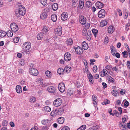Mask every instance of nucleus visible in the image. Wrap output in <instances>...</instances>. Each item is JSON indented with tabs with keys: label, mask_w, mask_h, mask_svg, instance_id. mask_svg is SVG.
I'll return each instance as SVG.
<instances>
[{
	"label": "nucleus",
	"mask_w": 130,
	"mask_h": 130,
	"mask_svg": "<svg viewBox=\"0 0 130 130\" xmlns=\"http://www.w3.org/2000/svg\"><path fill=\"white\" fill-rule=\"evenodd\" d=\"M17 10L15 12V15L17 17H19L20 15L23 16L26 13L25 8L22 5L18 6Z\"/></svg>",
	"instance_id": "f257e3e1"
},
{
	"label": "nucleus",
	"mask_w": 130,
	"mask_h": 130,
	"mask_svg": "<svg viewBox=\"0 0 130 130\" xmlns=\"http://www.w3.org/2000/svg\"><path fill=\"white\" fill-rule=\"evenodd\" d=\"M49 11V9L47 8H45L42 13L40 15V18L41 19L44 20L46 19L48 14Z\"/></svg>",
	"instance_id": "f03ea898"
},
{
	"label": "nucleus",
	"mask_w": 130,
	"mask_h": 130,
	"mask_svg": "<svg viewBox=\"0 0 130 130\" xmlns=\"http://www.w3.org/2000/svg\"><path fill=\"white\" fill-rule=\"evenodd\" d=\"M55 34L57 36H60L62 34V29L61 26H59L54 30Z\"/></svg>",
	"instance_id": "7ed1b4c3"
},
{
	"label": "nucleus",
	"mask_w": 130,
	"mask_h": 130,
	"mask_svg": "<svg viewBox=\"0 0 130 130\" xmlns=\"http://www.w3.org/2000/svg\"><path fill=\"white\" fill-rule=\"evenodd\" d=\"M36 82L38 85L41 87H44L47 86L45 84H43V80L40 78L37 79Z\"/></svg>",
	"instance_id": "20e7f679"
},
{
	"label": "nucleus",
	"mask_w": 130,
	"mask_h": 130,
	"mask_svg": "<svg viewBox=\"0 0 130 130\" xmlns=\"http://www.w3.org/2000/svg\"><path fill=\"white\" fill-rule=\"evenodd\" d=\"M29 71L30 74L34 76H36L38 74V71L34 68H29Z\"/></svg>",
	"instance_id": "39448f33"
},
{
	"label": "nucleus",
	"mask_w": 130,
	"mask_h": 130,
	"mask_svg": "<svg viewBox=\"0 0 130 130\" xmlns=\"http://www.w3.org/2000/svg\"><path fill=\"white\" fill-rule=\"evenodd\" d=\"M62 102V100L60 98H58L55 100L53 102L54 105L56 107L60 106Z\"/></svg>",
	"instance_id": "423d86ee"
},
{
	"label": "nucleus",
	"mask_w": 130,
	"mask_h": 130,
	"mask_svg": "<svg viewBox=\"0 0 130 130\" xmlns=\"http://www.w3.org/2000/svg\"><path fill=\"white\" fill-rule=\"evenodd\" d=\"M10 27L12 31L14 32H16L19 29L18 25L15 23H12L10 25Z\"/></svg>",
	"instance_id": "0eeeda50"
},
{
	"label": "nucleus",
	"mask_w": 130,
	"mask_h": 130,
	"mask_svg": "<svg viewBox=\"0 0 130 130\" xmlns=\"http://www.w3.org/2000/svg\"><path fill=\"white\" fill-rule=\"evenodd\" d=\"M105 15V11L104 9H102L100 10L98 13V17L100 18L104 17Z\"/></svg>",
	"instance_id": "6e6552de"
},
{
	"label": "nucleus",
	"mask_w": 130,
	"mask_h": 130,
	"mask_svg": "<svg viewBox=\"0 0 130 130\" xmlns=\"http://www.w3.org/2000/svg\"><path fill=\"white\" fill-rule=\"evenodd\" d=\"M59 89L61 92H64L65 90V87L64 83H61L59 84L58 86Z\"/></svg>",
	"instance_id": "1a4fd4ad"
},
{
	"label": "nucleus",
	"mask_w": 130,
	"mask_h": 130,
	"mask_svg": "<svg viewBox=\"0 0 130 130\" xmlns=\"http://www.w3.org/2000/svg\"><path fill=\"white\" fill-rule=\"evenodd\" d=\"M79 22L82 25H84L86 23V18L83 15H80L79 18Z\"/></svg>",
	"instance_id": "9d476101"
},
{
	"label": "nucleus",
	"mask_w": 130,
	"mask_h": 130,
	"mask_svg": "<svg viewBox=\"0 0 130 130\" xmlns=\"http://www.w3.org/2000/svg\"><path fill=\"white\" fill-rule=\"evenodd\" d=\"M64 58L65 60L69 61L71 59V55L70 53H66L64 55Z\"/></svg>",
	"instance_id": "9b49d317"
},
{
	"label": "nucleus",
	"mask_w": 130,
	"mask_h": 130,
	"mask_svg": "<svg viewBox=\"0 0 130 130\" xmlns=\"http://www.w3.org/2000/svg\"><path fill=\"white\" fill-rule=\"evenodd\" d=\"M75 52L76 54H81L83 52V50L81 47L77 46L75 49Z\"/></svg>",
	"instance_id": "f8f14e48"
},
{
	"label": "nucleus",
	"mask_w": 130,
	"mask_h": 130,
	"mask_svg": "<svg viewBox=\"0 0 130 130\" xmlns=\"http://www.w3.org/2000/svg\"><path fill=\"white\" fill-rule=\"evenodd\" d=\"M68 14L66 12H64L61 14V19L63 21H65L67 19Z\"/></svg>",
	"instance_id": "ddd939ff"
},
{
	"label": "nucleus",
	"mask_w": 130,
	"mask_h": 130,
	"mask_svg": "<svg viewBox=\"0 0 130 130\" xmlns=\"http://www.w3.org/2000/svg\"><path fill=\"white\" fill-rule=\"evenodd\" d=\"M23 47H25L26 50H29L31 47V44L29 42H27L23 44Z\"/></svg>",
	"instance_id": "4468645a"
},
{
	"label": "nucleus",
	"mask_w": 130,
	"mask_h": 130,
	"mask_svg": "<svg viewBox=\"0 0 130 130\" xmlns=\"http://www.w3.org/2000/svg\"><path fill=\"white\" fill-rule=\"evenodd\" d=\"M47 90L48 91L51 93L54 94L56 93V89L55 87L50 86L48 88Z\"/></svg>",
	"instance_id": "2eb2a0df"
},
{
	"label": "nucleus",
	"mask_w": 130,
	"mask_h": 130,
	"mask_svg": "<svg viewBox=\"0 0 130 130\" xmlns=\"http://www.w3.org/2000/svg\"><path fill=\"white\" fill-rule=\"evenodd\" d=\"M101 76L102 77L105 76L106 77L107 75H108V71L105 69H104L101 72Z\"/></svg>",
	"instance_id": "dca6fc26"
},
{
	"label": "nucleus",
	"mask_w": 130,
	"mask_h": 130,
	"mask_svg": "<svg viewBox=\"0 0 130 130\" xmlns=\"http://www.w3.org/2000/svg\"><path fill=\"white\" fill-rule=\"evenodd\" d=\"M49 30V27L46 26H44L43 27L42 32L44 34H47Z\"/></svg>",
	"instance_id": "f3484780"
},
{
	"label": "nucleus",
	"mask_w": 130,
	"mask_h": 130,
	"mask_svg": "<svg viewBox=\"0 0 130 130\" xmlns=\"http://www.w3.org/2000/svg\"><path fill=\"white\" fill-rule=\"evenodd\" d=\"M95 5L96 7L99 9H101L103 7L104 5L100 2L98 1L96 2Z\"/></svg>",
	"instance_id": "a211bd4d"
},
{
	"label": "nucleus",
	"mask_w": 130,
	"mask_h": 130,
	"mask_svg": "<svg viewBox=\"0 0 130 130\" xmlns=\"http://www.w3.org/2000/svg\"><path fill=\"white\" fill-rule=\"evenodd\" d=\"M110 50L111 52L112 55L113 56H115V54L117 52V50L116 48L113 46H111L110 47Z\"/></svg>",
	"instance_id": "6ab92c4d"
},
{
	"label": "nucleus",
	"mask_w": 130,
	"mask_h": 130,
	"mask_svg": "<svg viewBox=\"0 0 130 130\" xmlns=\"http://www.w3.org/2000/svg\"><path fill=\"white\" fill-rule=\"evenodd\" d=\"M120 125V128L123 130H126V127L125 123L123 122H120L119 123Z\"/></svg>",
	"instance_id": "aec40b11"
},
{
	"label": "nucleus",
	"mask_w": 130,
	"mask_h": 130,
	"mask_svg": "<svg viewBox=\"0 0 130 130\" xmlns=\"http://www.w3.org/2000/svg\"><path fill=\"white\" fill-rule=\"evenodd\" d=\"M64 120V118L63 117H61L58 118L57 119V122L60 124H63Z\"/></svg>",
	"instance_id": "412c9836"
},
{
	"label": "nucleus",
	"mask_w": 130,
	"mask_h": 130,
	"mask_svg": "<svg viewBox=\"0 0 130 130\" xmlns=\"http://www.w3.org/2000/svg\"><path fill=\"white\" fill-rule=\"evenodd\" d=\"M58 111L57 109H55L53 110L51 112V116L53 117L56 116L58 114Z\"/></svg>",
	"instance_id": "4be33fe9"
},
{
	"label": "nucleus",
	"mask_w": 130,
	"mask_h": 130,
	"mask_svg": "<svg viewBox=\"0 0 130 130\" xmlns=\"http://www.w3.org/2000/svg\"><path fill=\"white\" fill-rule=\"evenodd\" d=\"M16 90L18 93H21L22 91V88L21 86L19 85H18L16 86Z\"/></svg>",
	"instance_id": "5701e85b"
},
{
	"label": "nucleus",
	"mask_w": 130,
	"mask_h": 130,
	"mask_svg": "<svg viewBox=\"0 0 130 130\" xmlns=\"http://www.w3.org/2000/svg\"><path fill=\"white\" fill-rule=\"evenodd\" d=\"M115 29L112 26H109L108 28V33L111 34L114 31Z\"/></svg>",
	"instance_id": "b1692460"
},
{
	"label": "nucleus",
	"mask_w": 130,
	"mask_h": 130,
	"mask_svg": "<svg viewBox=\"0 0 130 130\" xmlns=\"http://www.w3.org/2000/svg\"><path fill=\"white\" fill-rule=\"evenodd\" d=\"M82 46L83 48L85 50L87 49L88 48L87 44L85 41L82 43Z\"/></svg>",
	"instance_id": "393cba45"
},
{
	"label": "nucleus",
	"mask_w": 130,
	"mask_h": 130,
	"mask_svg": "<svg viewBox=\"0 0 130 130\" xmlns=\"http://www.w3.org/2000/svg\"><path fill=\"white\" fill-rule=\"evenodd\" d=\"M71 70V67L70 66L66 67L64 69V71L66 73H69Z\"/></svg>",
	"instance_id": "a878e982"
},
{
	"label": "nucleus",
	"mask_w": 130,
	"mask_h": 130,
	"mask_svg": "<svg viewBox=\"0 0 130 130\" xmlns=\"http://www.w3.org/2000/svg\"><path fill=\"white\" fill-rule=\"evenodd\" d=\"M57 17L56 15L55 14H52L51 15V18L53 21L55 22L57 20Z\"/></svg>",
	"instance_id": "bb28decb"
},
{
	"label": "nucleus",
	"mask_w": 130,
	"mask_h": 130,
	"mask_svg": "<svg viewBox=\"0 0 130 130\" xmlns=\"http://www.w3.org/2000/svg\"><path fill=\"white\" fill-rule=\"evenodd\" d=\"M44 34L42 32L39 33L37 36V39L39 40L42 39L43 37Z\"/></svg>",
	"instance_id": "cd10ccee"
},
{
	"label": "nucleus",
	"mask_w": 130,
	"mask_h": 130,
	"mask_svg": "<svg viewBox=\"0 0 130 130\" xmlns=\"http://www.w3.org/2000/svg\"><path fill=\"white\" fill-rule=\"evenodd\" d=\"M74 92V90L72 89H68L67 93L68 95H71L73 94Z\"/></svg>",
	"instance_id": "c85d7f7f"
},
{
	"label": "nucleus",
	"mask_w": 130,
	"mask_h": 130,
	"mask_svg": "<svg viewBox=\"0 0 130 130\" xmlns=\"http://www.w3.org/2000/svg\"><path fill=\"white\" fill-rule=\"evenodd\" d=\"M91 31L90 30H88L87 34V39L89 41L91 39Z\"/></svg>",
	"instance_id": "c756f323"
},
{
	"label": "nucleus",
	"mask_w": 130,
	"mask_h": 130,
	"mask_svg": "<svg viewBox=\"0 0 130 130\" xmlns=\"http://www.w3.org/2000/svg\"><path fill=\"white\" fill-rule=\"evenodd\" d=\"M79 7L81 9H82L84 7V1L83 0H80L79 3Z\"/></svg>",
	"instance_id": "7c9ffc66"
},
{
	"label": "nucleus",
	"mask_w": 130,
	"mask_h": 130,
	"mask_svg": "<svg viewBox=\"0 0 130 130\" xmlns=\"http://www.w3.org/2000/svg\"><path fill=\"white\" fill-rule=\"evenodd\" d=\"M58 5L56 3H54L52 5V8L54 11H55L57 10L58 8Z\"/></svg>",
	"instance_id": "2f4dec72"
},
{
	"label": "nucleus",
	"mask_w": 130,
	"mask_h": 130,
	"mask_svg": "<svg viewBox=\"0 0 130 130\" xmlns=\"http://www.w3.org/2000/svg\"><path fill=\"white\" fill-rule=\"evenodd\" d=\"M107 24V21L105 20L101 21L100 22V25L102 27H103L106 25Z\"/></svg>",
	"instance_id": "473e14b6"
},
{
	"label": "nucleus",
	"mask_w": 130,
	"mask_h": 130,
	"mask_svg": "<svg viewBox=\"0 0 130 130\" xmlns=\"http://www.w3.org/2000/svg\"><path fill=\"white\" fill-rule=\"evenodd\" d=\"M58 74L60 75L63 74L64 72V70L62 68H59L57 70Z\"/></svg>",
	"instance_id": "72a5a7b5"
},
{
	"label": "nucleus",
	"mask_w": 130,
	"mask_h": 130,
	"mask_svg": "<svg viewBox=\"0 0 130 130\" xmlns=\"http://www.w3.org/2000/svg\"><path fill=\"white\" fill-rule=\"evenodd\" d=\"M50 122V121L48 119H44L42 120L41 121V123L43 125H46L49 123Z\"/></svg>",
	"instance_id": "f704fd0d"
},
{
	"label": "nucleus",
	"mask_w": 130,
	"mask_h": 130,
	"mask_svg": "<svg viewBox=\"0 0 130 130\" xmlns=\"http://www.w3.org/2000/svg\"><path fill=\"white\" fill-rule=\"evenodd\" d=\"M43 110L46 112H48L51 111V108L49 106H46L44 107Z\"/></svg>",
	"instance_id": "c9c22d12"
},
{
	"label": "nucleus",
	"mask_w": 130,
	"mask_h": 130,
	"mask_svg": "<svg viewBox=\"0 0 130 130\" xmlns=\"http://www.w3.org/2000/svg\"><path fill=\"white\" fill-rule=\"evenodd\" d=\"M106 78L110 82L113 83L114 82V79L109 75H107V77H106Z\"/></svg>",
	"instance_id": "e433bc0d"
},
{
	"label": "nucleus",
	"mask_w": 130,
	"mask_h": 130,
	"mask_svg": "<svg viewBox=\"0 0 130 130\" xmlns=\"http://www.w3.org/2000/svg\"><path fill=\"white\" fill-rule=\"evenodd\" d=\"M29 101L32 103H34L36 101V98L34 96H31L30 98Z\"/></svg>",
	"instance_id": "4c0bfd02"
},
{
	"label": "nucleus",
	"mask_w": 130,
	"mask_h": 130,
	"mask_svg": "<svg viewBox=\"0 0 130 130\" xmlns=\"http://www.w3.org/2000/svg\"><path fill=\"white\" fill-rule=\"evenodd\" d=\"M118 93V90H112L111 92V93L112 95L114 96H117Z\"/></svg>",
	"instance_id": "58836bf2"
},
{
	"label": "nucleus",
	"mask_w": 130,
	"mask_h": 130,
	"mask_svg": "<svg viewBox=\"0 0 130 130\" xmlns=\"http://www.w3.org/2000/svg\"><path fill=\"white\" fill-rule=\"evenodd\" d=\"M6 35V32L3 30L0 31V37H4Z\"/></svg>",
	"instance_id": "ea45409f"
},
{
	"label": "nucleus",
	"mask_w": 130,
	"mask_h": 130,
	"mask_svg": "<svg viewBox=\"0 0 130 130\" xmlns=\"http://www.w3.org/2000/svg\"><path fill=\"white\" fill-rule=\"evenodd\" d=\"M45 74L47 77L50 78L52 76V74L51 72L49 71H47L45 72Z\"/></svg>",
	"instance_id": "a19ab883"
},
{
	"label": "nucleus",
	"mask_w": 130,
	"mask_h": 130,
	"mask_svg": "<svg viewBox=\"0 0 130 130\" xmlns=\"http://www.w3.org/2000/svg\"><path fill=\"white\" fill-rule=\"evenodd\" d=\"M66 42V43L68 45H71L73 43L72 40L71 39H68Z\"/></svg>",
	"instance_id": "79ce46f5"
},
{
	"label": "nucleus",
	"mask_w": 130,
	"mask_h": 130,
	"mask_svg": "<svg viewBox=\"0 0 130 130\" xmlns=\"http://www.w3.org/2000/svg\"><path fill=\"white\" fill-rule=\"evenodd\" d=\"M88 31L86 28H84L82 31L83 35L84 36H85L87 34Z\"/></svg>",
	"instance_id": "37998d69"
},
{
	"label": "nucleus",
	"mask_w": 130,
	"mask_h": 130,
	"mask_svg": "<svg viewBox=\"0 0 130 130\" xmlns=\"http://www.w3.org/2000/svg\"><path fill=\"white\" fill-rule=\"evenodd\" d=\"M6 34L9 37H11L13 35V33L10 30H9L7 32Z\"/></svg>",
	"instance_id": "c03bdc74"
},
{
	"label": "nucleus",
	"mask_w": 130,
	"mask_h": 130,
	"mask_svg": "<svg viewBox=\"0 0 130 130\" xmlns=\"http://www.w3.org/2000/svg\"><path fill=\"white\" fill-rule=\"evenodd\" d=\"M86 128V126L85 125H83L81 126L77 130H85Z\"/></svg>",
	"instance_id": "a18cd8bd"
},
{
	"label": "nucleus",
	"mask_w": 130,
	"mask_h": 130,
	"mask_svg": "<svg viewBox=\"0 0 130 130\" xmlns=\"http://www.w3.org/2000/svg\"><path fill=\"white\" fill-rule=\"evenodd\" d=\"M40 1L42 4L43 6L47 4V0H40Z\"/></svg>",
	"instance_id": "49530a36"
},
{
	"label": "nucleus",
	"mask_w": 130,
	"mask_h": 130,
	"mask_svg": "<svg viewBox=\"0 0 130 130\" xmlns=\"http://www.w3.org/2000/svg\"><path fill=\"white\" fill-rule=\"evenodd\" d=\"M92 31L93 34H94L95 37L98 33V30L96 29H94L92 30Z\"/></svg>",
	"instance_id": "de8ad7c7"
},
{
	"label": "nucleus",
	"mask_w": 130,
	"mask_h": 130,
	"mask_svg": "<svg viewBox=\"0 0 130 130\" xmlns=\"http://www.w3.org/2000/svg\"><path fill=\"white\" fill-rule=\"evenodd\" d=\"M86 5L87 7H90L92 6L91 3L89 1H87L86 2Z\"/></svg>",
	"instance_id": "09e8293b"
},
{
	"label": "nucleus",
	"mask_w": 130,
	"mask_h": 130,
	"mask_svg": "<svg viewBox=\"0 0 130 130\" xmlns=\"http://www.w3.org/2000/svg\"><path fill=\"white\" fill-rule=\"evenodd\" d=\"M8 124V122L6 120H4L2 122V124L3 126H7Z\"/></svg>",
	"instance_id": "8fccbe9b"
},
{
	"label": "nucleus",
	"mask_w": 130,
	"mask_h": 130,
	"mask_svg": "<svg viewBox=\"0 0 130 130\" xmlns=\"http://www.w3.org/2000/svg\"><path fill=\"white\" fill-rule=\"evenodd\" d=\"M122 54L123 55V57L125 58H126L127 57V52L126 51H124L122 53Z\"/></svg>",
	"instance_id": "3c124183"
},
{
	"label": "nucleus",
	"mask_w": 130,
	"mask_h": 130,
	"mask_svg": "<svg viewBox=\"0 0 130 130\" xmlns=\"http://www.w3.org/2000/svg\"><path fill=\"white\" fill-rule=\"evenodd\" d=\"M123 14L124 15H125V16L124 17V18L126 19L127 18L128 14V11H126L125 12H124Z\"/></svg>",
	"instance_id": "603ef678"
},
{
	"label": "nucleus",
	"mask_w": 130,
	"mask_h": 130,
	"mask_svg": "<svg viewBox=\"0 0 130 130\" xmlns=\"http://www.w3.org/2000/svg\"><path fill=\"white\" fill-rule=\"evenodd\" d=\"M99 128L98 126H96L94 127H93L89 128V130H96L97 128Z\"/></svg>",
	"instance_id": "864d4df0"
},
{
	"label": "nucleus",
	"mask_w": 130,
	"mask_h": 130,
	"mask_svg": "<svg viewBox=\"0 0 130 130\" xmlns=\"http://www.w3.org/2000/svg\"><path fill=\"white\" fill-rule=\"evenodd\" d=\"M19 40V38L18 37H16L14 38L13 39V41L15 43L18 42Z\"/></svg>",
	"instance_id": "5fc2aeb1"
},
{
	"label": "nucleus",
	"mask_w": 130,
	"mask_h": 130,
	"mask_svg": "<svg viewBox=\"0 0 130 130\" xmlns=\"http://www.w3.org/2000/svg\"><path fill=\"white\" fill-rule=\"evenodd\" d=\"M61 130H70V128L68 126H65L63 127Z\"/></svg>",
	"instance_id": "6e6d98bb"
},
{
	"label": "nucleus",
	"mask_w": 130,
	"mask_h": 130,
	"mask_svg": "<svg viewBox=\"0 0 130 130\" xmlns=\"http://www.w3.org/2000/svg\"><path fill=\"white\" fill-rule=\"evenodd\" d=\"M58 110V112L60 114L62 113L64 111V109L63 108H59Z\"/></svg>",
	"instance_id": "4d7b16f0"
},
{
	"label": "nucleus",
	"mask_w": 130,
	"mask_h": 130,
	"mask_svg": "<svg viewBox=\"0 0 130 130\" xmlns=\"http://www.w3.org/2000/svg\"><path fill=\"white\" fill-rule=\"evenodd\" d=\"M110 101L109 100L107 99H105L104 101V104L106 105L107 104L109 103H110Z\"/></svg>",
	"instance_id": "13d9d810"
},
{
	"label": "nucleus",
	"mask_w": 130,
	"mask_h": 130,
	"mask_svg": "<svg viewBox=\"0 0 130 130\" xmlns=\"http://www.w3.org/2000/svg\"><path fill=\"white\" fill-rule=\"evenodd\" d=\"M97 67L96 66H94L93 69V72L95 73L96 72L97 70Z\"/></svg>",
	"instance_id": "bf43d9fd"
},
{
	"label": "nucleus",
	"mask_w": 130,
	"mask_h": 130,
	"mask_svg": "<svg viewBox=\"0 0 130 130\" xmlns=\"http://www.w3.org/2000/svg\"><path fill=\"white\" fill-rule=\"evenodd\" d=\"M86 23V24H85V28H86V29H88L90 27V24L89 23Z\"/></svg>",
	"instance_id": "052dcab7"
},
{
	"label": "nucleus",
	"mask_w": 130,
	"mask_h": 130,
	"mask_svg": "<svg viewBox=\"0 0 130 130\" xmlns=\"http://www.w3.org/2000/svg\"><path fill=\"white\" fill-rule=\"evenodd\" d=\"M93 104L95 107H96L97 105V100L93 101Z\"/></svg>",
	"instance_id": "680f3d73"
},
{
	"label": "nucleus",
	"mask_w": 130,
	"mask_h": 130,
	"mask_svg": "<svg viewBox=\"0 0 130 130\" xmlns=\"http://www.w3.org/2000/svg\"><path fill=\"white\" fill-rule=\"evenodd\" d=\"M113 112L114 115H115L117 117L119 116V114L118 112L116 110H114L113 111Z\"/></svg>",
	"instance_id": "e2e57ef3"
},
{
	"label": "nucleus",
	"mask_w": 130,
	"mask_h": 130,
	"mask_svg": "<svg viewBox=\"0 0 130 130\" xmlns=\"http://www.w3.org/2000/svg\"><path fill=\"white\" fill-rule=\"evenodd\" d=\"M118 12L119 13V14L120 16H121L122 15V13L121 10L119 9H117Z\"/></svg>",
	"instance_id": "0e129e2a"
},
{
	"label": "nucleus",
	"mask_w": 130,
	"mask_h": 130,
	"mask_svg": "<svg viewBox=\"0 0 130 130\" xmlns=\"http://www.w3.org/2000/svg\"><path fill=\"white\" fill-rule=\"evenodd\" d=\"M125 91L124 89H122L121 90L120 93L122 95H123L125 93Z\"/></svg>",
	"instance_id": "69168bd1"
},
{
	"label": "nucleus",
	"mask_w": 130,
	"mask_h": 130,
	"mask_svg": "<svg viewBox=\"0 0 130 130\" xmlns=\"http://www.w3.org/2000/svg\"><path fill=\"white\" fill-rule=\"evenodd\" d=\"M126 65L127 68L130 69V61H127Z\"/></svg>",
	"instance_id": "338daca9"
},
{
	"label": "nucleus",
	"mask_w": 130,
	"mask_h": 130,
	"mask_svg": "<svg viewBox=\"0 0 130 130\" xmlns=\"http://www.w3.org/2000/svg\"><path fill=\"white\" fill-rule=\"evenodd\" d=\"M30 130H40L39 128L37 126L34 127L30 129Z\"/></svg>",
	"instance_id": "774afa93"
}]
</instances>
